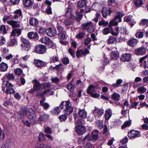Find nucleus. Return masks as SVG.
I'll return each mask as SVG.
<instances>
[{"instance_id":"obj_61","label":"nucleus","mask_w":148,"mask_h":148,"mask_svg":"<svg viewBox=\"0 0 148 148\" xmlns=\"http://www.w3.org/2000/svg\"><path fill=\"white\" fill-rule=\"evenodd\" d=\"M56 28L58 31V33H61L65 32L64 28L61 25L58 24Z\"/></svg>"},{"instance_id":"obj_19","label":"nucleus","mask_w":148,"mask_h":148,"mask_svg":"<svg viewBox=\"0 0 148 148\" xmlns=\"http://www.w3.org/2000/svg\"><path fill=\"white\" fill-rule=\"evenodd\" d=\"M98 88V86L91 85L88 87L87 89V92L90 95L91 93H93L94 91H96L97 88Z\"/></svg>"},{"instance_id":"obj_60","label":"nucleus","mask_w":148,"mask_h":148,"mask_svg":"<svg viewBox=\"0 0 148 148\" xmlns=\"http://www.w3.org/2000/svg\"><path fill=\"white\" fill-rule=\"evenodd\" d=\"M36 148H52L50 145L46 144L41 143Z\"/></svg>"},{"instance_id":"obj_8","label":"nucleus","mask_w":148,"mask_h":148,"mask_svg":"<svg viewBox=\"0 0 148 148\" xmlns=\"http://www.w3.org/2000/svg\"><path fill=\"white\" fill-rule=\"evenodd\" d=\"M27 115L28 118L30 119L31 122L32 124H34L36 116L34 110L31 108L29 109Z\"/></svg>"},{"instance_id":"obj_1","label":"nucleus","mask_w":148,"mask_h":148,"mask_svg":"<svg viewBox=\"0 0 148 148\" xmlns=\"http://www.w3.org/2000/svg\"><path fill=\"white\" fill-rule=\"evenodd\" d=\"M59 107L62 109H64V113L67 115L70 114L73 111L71 103L69 101H62Z\"/></svg>"},{"instance_id":"obj_15","label":"nucleus","mask_w":148,"mask_h":148,"mask_svg":"<svg viewBox=\"0 0 148 148\" xmlns=\"http://www.w3.org/2000/svg\"><path fill=\"white\" fill-rule=\"evenodd\" d=\"M146 59H148V55L141 58L139 60V62L140 63H142L143 61L144 62L143 64L142 63L141 64L140 66L145 68H148V59L147 61L145 60Z\"/></svg>"},{"instance_id":"obj_16","label":"nucleus","mask_w":148,"mask_h":148,"mask_svg":"<svg viewBox=\"0 0 148 148\" xmlns=\"http://www.w3.org/2000/svg\"><path fill=\"white\" fill-rule=\"evenodd\" d=\"M60 61L59 56L57 54L52 55L50 58L49 62L51 64H55Z\"/></svg>"},{"instance_id":"obj_14","label":"nucleus","mask_w":148,"mask_h":148,"mask_svg":"<svg viewBox=\"0 0 148 148\" xmlns=\"http://www.w3.org/2000/svg\"><path fill=\"white\" fill-rule=\"evenodd\" d=\"M7 23L10 25L12 28L19 27L21 26L20 22L19 21H15L11 20L7 21Z\"/></svg>"},{"instance_id":"obj_53","label":"nucleus","mask_w":148,"mask_h":148,"mask_svg":"<svg viewBox=\"0 0 148 148\" xmlns=\"http://www.w3.org/2000/svg\"><path fill=\"white\" fill-rule=\"evenodd\" d=\"M45 140V137L44 134L42 133H40L39 134L38 137V140L40 142H43Z\"/></svg>"},{"instance_id":"obj_12","label":"nucleus","mask_w":148,"mask_h":148,"mask_svg":"<svg viewBox=\"0 0 148 148\" xmlns=\"http://www.w3.org/2000/svg\"><path fill=\"white\" fill-rule=\"evenodd\" d=\"M46 33L48 36L53 37L57 34V31L55 28L49 27L46 29Z\"/></svg>"},{"instance_id":"obj_30","label":"nucleus","mask_w":148,"mask_h":148,"mask_svg":"<svg viewBox=\"0 0 148 148\" xmlns=\"http://www.w3.org/2000/svg\"><path fill=\"white\" fill-rule=\"evenodd\" d=\"M87 2V0H80L78 2L77 6L79 8L83 7L86 5Z\"/></svg>"},{"instance_id":"obj_20","label":"nucleus","mask_w":148,"mask_h":148,"mask_svg":"<svg viewBox=\"0 0 148 148\" xmlns=\"http://www.w3.org/2000/svg\"><path fill=\"white\" fill-rule=\"evenodd\" d=\"M42 85H41L38 82L36 81L35 83L33 86V88L36 91V92L38 93L40 92L42 88Z\"/></svg>"},{"instance_id":"obj_50","label":"nucleus","mask_w":148,"mask_h":148,"mask_svg":"<svg viewBox=\"0 0 148 148\" xmlns=\"http://www.w3.org/2000/svg\"><path fill=\"white\" fill-rule=\"evenodd\" d=\"M118 56V54L116 52H112L110 54V58L112 59L116 60Z\"/></svg>"},{"instance_id":"obj_43","label":"nucleus","mask_w":148,"mask_h":148,"mask_svg":"<svg viewBox=\"0 0 148 148\" xmlns=\"http://www.w3.org/2000/svg\"><path fill=\"white\" fill-rule=\"evenodd\" d=\"M74 19H75L68 18L64 22L65 26H70L72 25L73 23Z\"/></svg>"},{"instance_id":"obj_31","label":"nucleus","mask_w":148,"mask_h":148,"mask_svg":"<svg viewBox=\"0 0 148 148\" xmlns=\"http://www.w3.org/2000/svg\"><path fill=\"white\" fill-rule=\"evenodd\" d=\"M138 41L136 39H133L129 40L128 42V45L130 47H133L136 45Z\"/></svg>"},{"instance_id":"obj_52","label":"nucleus","mask_w":148,"mask_h":148,"mask_svg":"<svg viewBox=\"0 0 148 148\" xmlns=\"http://www.w3.org/2000/svg\"><path fill=\"white\" fill-rule=\"evenodd\" d=\"M6 28L4 25H2L0 26V33H2L3 34L7 33Z\"/></svg>"},{"instance_id":"obj_9","label":"nucleus","mask_w":148,"mask_h":148,"mask_svg":"<svg viewBox=\"0 0 148 148\" xmlns=\"http://www.w3.org/2000/svg\"><path fill=\"white\" fill-rule=\"evenodd\" d=\"M22 29L17 27L14 28L12 29L10 35V37H15L16 36H18L21 34L22 32Z\"/></svg>"},{"instance_id":"obj_55","label":"nucleus","mask_w":148,"mask_h":148,"mask_svg":"<svg viewBox=\"0 0 148 148\" xmlns=\"http://www.w3.org/2000/svg\"><path fill=\"white\" fill-rule=\"evenodd\" d=\"M103 121L101 120H98L96 123V125L98 127L101 129L103 127Z\"/></svg>"},{"instance_id":"obj_41","label":"nucleus","mask_w":148,"mask_h":148,"mask_svg":"<svg viewBox=\"0 0 148 148\" xmlns=\"http://www.w3.org/2000/svg\"><path fill=\"white\" fill-rule=\"evenodd\" d=\"M11 142L10 139L6 140L4 142V143L2 145L1 148H8L9 145Z\"/></svg>"},{"instance_id":"obj_40","label":"nucleus","mask_w":148,"mask_h":148,"mask_svg":"<svg viewBox=\"0 0 148 148\" xmlns=\"http://www.w3.org/2000/svg\"><path fill=\"white\" fill-rule=\"evenodd\" d=\"M8 66L6 63L2 62L0 64V70L2 71H5L6 70Z\"/></svg>"},{"instance_id":"obj_27","label":"nucleus","mask_w":148,"mask_h":148,"mask_svg":"<svg viewBox=\"0 0 148 148\" xmlns=\"http://www.w3.org/2000/svg\"><path fill=\"white\" fill-rule=\"evenodd\" d=\"M135 51L137 55H143L145 53L146 50L144 47H141L136 49Z\"/></svg>"},{"instance_id":"obj_17","label":"nucleus","mask_w":148,"mask_h":148,"mask_svg":"<svg viewBox=\"0 0 148 148\" xmlns=\"http://www.w3.org/2000/svg\"><path fill=\"white\" fill-rule=\"evenodd\" d=\"M49 117V114L45 113H40L38 119L40 121L46 122L48 119Z\"/></svg>"},{"instance_id":"obj_58","label":"nucleus","mask_w":148,"mask_h":148,"mask_svg":"<svg viewBox=\"0 0 148 148\" xmlns=\"http://www.w3.org/2000/svg\"><path fill=\"white\" fill-rule=\"evenodd\" d=\"M95 113L97 114L99 116L102 115L103 112V110L102 109L96 108L95 110Z\"/></svg>"},{"instance_id":"obj_51","label":"nucleus","mask_w":148,"mask_h":148,"mask_svg":"<svg viewBox=\"0 0 148 148\" xmlns=\"http://www.w3.org/2000/svg\"><path fill=\"white\" fill-rule=\"evenodd\" d=\"M40 105L42 107L44 110H45L48 109L50 107L49 104L46 102L42 103L41 102Z\"/></svg>"},{"instance_id":"obj_37","label":"nucleus","mask_w":148,"mask_h":148,"mask_svg":"<svg viewBox=\"0 0 148 148\" xmlns=\"http://www.w3.org/2000/svg\"><path fill=\"white\" fill-rule=\"evenodd\" d=\"M92 22L91 21H87L86 22L82 23L81 25L82 30H86L88 26L92 24Z\"/></svg>"},{"instance_id":"obj_44","label":"nucleus","mask_w":148,"mask_h":148,"mask_svg":"<svg viewBox=\"0 0 148 148\" xmlns=\"http://www.w3.org/2000/svg\"><path fill=\"white\" fill-rule=\"evenodd\" d=\"M108 25V22L105 21L103 19H102L101 21H99L98 23V25L99 26H103V27H106Z\"/></svg>"},{"instance_id":"obj_38","label":"nucleus","mask_w":148,"mask_h":148,"mask_svg":"<svg viewBox=\"0 0 148 148\" xmlns=\"http://www.w3.org/2000/svg\"><path fill=\"white\" fill-rule=\"evenodd\" d=\"M123 81L121 79H118L115 83L111 85L114 88H116L121 86V84L122 83Z\"/></svg>"},{"instance_id":"obj_21","label":"nucleus","mask_w":148,"mask_h":148,"mask_svg":"<svg viewBox=\"0 0 148 148\" xmlns=\"http://www.w3.org/2000/svg\"><path fill=\"white\" fill-rule=\"evenodd\" d=\"M28 37L30 39H34L37 40L38 38V33L36 32H30L28 34Z\"/></svg>"},{"instance_id":"obj_7","label":"nucleus","mask_w":148,"mask_h":148,"mask_svg":"<svg viewBox=\"0 0 148 148\" xmlns=\"http://www.w3.org/2000/svg\"><path fill=\"white\" fill-rule=\"evenodd\" d=\"M89 52L87 49L84 50L80 49L77 50L76 52V55L77 58L86 56L89 53Z\"/></svg>"},{"instance_id":"obj_18","label":"nucleus","mask_w":148,"mask_h":148,"mask_svg":"<svg viewBox=\"0 0 148 148\" xmlns=\"http://www.w3.org/2000/svg\"><path fill=\"white\" fill-rule=\"evenodd\" d=\"M86 129L84 126H80L76 127V131L79 135L83 134L86 132Z\"/></svg>"},{"instance_id":"obj_45","label":"nucleus","mask_w":148,"mask_h":148,"mask_svg":"<svg viewBox=\"0 0 148 148\" xmlns=\"http://www.w3.org/2000/svg\"><path fill=\"white\" fill-rule=\"evenodd\" d=\"M112 98L115 101H118L120 99V95L119 94L114 93L111 96Z\"/></svg>"},{"instance_id":"obj_57","label":"nucleus","mask_w":148,"mask_h":148,"mask_svg":"<svg viewBox=\"0 0 148 148\" xmlns=\"http://www.w3.org/2000/svg\"><path fill=\"white\" fill-rule=\"evenodd\" d=\"M5 75L7 79L9 80H13L15 78L14 75L12 73L6 74Z\"/></svg>"},{"instance_id":"obj_47","label":"nucleus","mask_w":148,"mask_h":148,"mask_svg":"<svg viewBox=\"0 0 148 148\" xmlns=\"http://www.w3.org/2000/svg\"><path fill=\"white\" fill-rule=\"evenodd\" d=\"M147 90V88L144 87V85L143 86L139 87L137 89V92L139 93H143Z\"/></svg>"},{"instance_id":"obj_6","label":"nucleus","mask_w":148,"mask_h":148,"mask_svg":"<svg viewBox=\"0 0 148 148\" xmlns=\"http://www.w3.org/2000/svg\"><path fill=\"white\" fill-rule=\"evenodd\" d=\"M14 15L12 16V18L17 20H20L22 18V11L21 10L18 9L14 12Z\"/></svg>"},{"instance_id":"obj_28","label":"nucleus","mask_w":148,"mask_h":148,"mask_svg":"<svg viewBox=\"0 0 148 148\" xmlns=\"http://www.w3.org/2000/svg\"><path fill=\"white\" fill-rule=\"evenodd\" d=\"M113 10L114 11V12H115L116 13L115 14H116L115 16V19L118 18L119 19V21L121 22V18L124 15L123 13L121 12H116V10Z\"/></svg>"},{"instance_id":"obj_4","label":"nucleus","mask_w":148,"mask_h":148,"mask_svg":"<svg viewBox=\"0 0 148 148\" xmlns=\"http://www.w3.org/2000/svg\"><path fill=\"white\" fill-rule=\"evenodd\" d=\"M102 33L104 35H107L110 33L115 36H117L118 34V33H115L113 31L112 27L110 26L104 28L102 31Z\"/></svg>"},{"instance_id":"obj_26","label":"nucleus","mask_w":148,"mask_h":148,"mask_svg":"<svg viewBox=\"0 0 148 148\" xmlns=\"http://www.w3.org/2000/svg\"><path fill=\"white\" fill-rule=\"evenodd\" d=\"M112 114V111L110 109L106 110L104 115L105 119L106 120H108L111 116Z\"/></svg>"},{"instance_id":"obj_25","label":"nucleus","mask_w":148,"mask_h":148,"mask_svg":"<svg viewBox=\"0 0 148 148\" xmlns=\"http://www.w3.org/2000/svg\"><path fill=\"white\" fill-rule=\"evenodd\" d=\"M117 41V40L116 38L113 36H110L107 40V43L108 44H114L116 43Z\"/></svg>"},{"instance_id":"obj_10","label":"nucleus","mask_w":148,"mask_h":148,"mask_svg":"<svg viewBox=\"0 0 148 148\" xmlns=\"http://www.w3.org/2000/svg\"><path fill=\"white\" fill-rule=\"evenodd\" d=\"M113 12H114V11L108 8H103L101 11L102 15L104 18H106L108 15H110Z\"/></svg>"},{"instance_id":"obj_49","label":"nucleus","mask_w":148,"mask_h":148,"mask_svg":"<svg viewBox=\"0 0 148 148\" xmlns=\"http://www.w3.org/2000/svg\"><path fill=\"white\" fill-rule=\"evenodd\" d=\"M131 124V121L130 120L127 121L125 122L123 125L121 126V128L124 129L126 127H129Z\"/></svg>"},{"instance_id":"obj_13","label":"nucleus","mask_w":148,"mask_h":148,"mask_svg":"<svg viewBox=\"0 0 148 148\" xmlns=\"http://www.w3.org/2000/svg\"><path fill=\"white\" fill-rule=\"evenodd\" d=\"M129 137L130 138H135L140 137L141 135L140 132L135 130H131L128 134Z\"/></svg>"},{"instance_id":"obj_42","label":"nucleus","mask_w":148,"mask_h":148,"mask_svg":"<svg viewBox=\"0 0 148 148\" xmlns=\"http://www.w3.org/2000/svg\"><path fill=\"white\" fill-rule=\"evenodd\" d=\"M86 34L85 33L84 31L80 32L77 34L75 36V37L79 39L83 38Z\"/></svg>"},{"instance_id":"obj_33","label":"nucleus","mask_w":148,"mask_h":148,"mask_svg":"<svg viewBox=\"0 0 148 148\" xmlns=\"http://www.w3.org/2000/svg\"><path fill=\"white\" fill-rule=\"evenodd\" d=\"M78 114L79 117L83 118H85L87 116V112L84 109L79 110Z\"/></svg>"},{"instance_id":"obj_29","label":"nucleus","mask_w":148,"mask_h":148,"mask_svg":"<svg viewBox=\"0 0 148 148\" xmlns=\"http://www.w3.org/2000/svg\"><path fill=\"white\" fill-rule=\"evenodd\" d=\"M34 63L35 66L38 67H43L45 64L43 62L39 60H35Z\"/></svg>"},{"instance_id":"obj_36","label":"nucleus","mask_w":148,"mask_h":148,"mask_svg":"<svg viewBox=\"0 0 148 148\" xmlns=\"http://www.w3.org/2000/svg\"><path fill=\"white\" fill-rule=\"evenodd\" d=\"M40 41L42 43L46 44H48L51 41V40L48 37L44 36L41 38L40 40Z\"/></svg>"},{"instance_id":"obj_39","label":"nucleus","mask_w":148,"mask_h":148,"mask_svg":"<svg viewBox=\"0 0 148 148\" xmlns=\"http://www.w3.org/2000/svg\"><path fill=\"white\" fill-rule=\"evenodd\" d=\"M53 69L57 71H60V70H63L64 68L63 64L62 63H60L59 64L56 65L55 66L53 67Z\"/></svg>"},{"instance_id":"obj_56","label":"nucleus","mask_w":148,"mask_h":148,"mask_svg":"<svg viewBox=\"0 0 148 148\" xmlns=\"http://www.w3.org/2000/svg\"><path fill=\"white\" fill-rule=\"evenodd\" d=\"M87 28V31L90 33H92L94 32L95 30V28L93 25H92V24L90 26Z\"/></svg>"},{"instance_id":"obj_22","label":"nucleus","mask_w":148,"mask_h":148,"mask_svg":"<svg viewBox=\"0 0 148 148\" xmlns=\"http://www.w3.org/2000/svg\"><path fill=\"white\" fill-rule=\"evenodd\" d=\"M72 82L71 81V82L69 84L66 86L69 92L70 93V96L73 95L74 92V87H75V85L71 83Z\"/></svg>"},{"instance_id":"obj_64","label":"nucleus","mask_w":148,"mask_h":148,"mask_svg":"<svg viewBox=\"0 0 148 148\" xmlns=\"http://www.w3.org/2000/svg\"><path fill=\"white\" fill-rule=\"evenodd\" d=\"M22 70L19 68L16 69L14 70V73L17 75H20L22 73Z\"/></svg>"},{"instance_id":"obj_59","label":"nucleus","mask_w":148,"mask_h":148,"mask_svg":"<svg viewBox=\"0 0 148 148\" xmlns=\"http://www.w3.org/2000/svg\"><path fill=\"white\" fill-rule=\"evenodd\" d=\"M14 92V89L12 88L7 87L6 88L5 92L7 94H12Z\"/></svg>"},{"instance_id":"obj_62","label":"nucleus","mask_w":148,"mask_h":148,"mask_svg":"<svg viewBox=\"0 0 148 148\" xmlns=\"http://www.w3.org/2000/svg\"><path fill=\"white\" fill-rule=\"evenodd\" d=\"M130 106V104L127 101L125 100L123 103V108L125 110H127V109Z\"/></svg>"},{"instance_id":"obj_5","label":"nucleus","mask_w":148,"mask_h":148,"mask_svg":"<svg viewBox=\"0 0 148 148\" xmlns=\"http://www.w3.org/2000/svg\"><path fill=\"white\" fill-rule=\"evenodd\" d=\"M34 51L37 53L43 54L46 52V48L44 45L39 44L35 47Z\"/></svg>"},{"instance_id":"obj_35","label":"nucleus","mask_w":148,"mask_h":148,"mask_svg":"<svg viewBox=\"0 0 148 148\" xmlns=\"http://www.w3.org/2000/svg\"><path fill=\"white\" fill-rule=\"evenodd\" d=\"M29 23L30 25L35 26L38 24V21L37 19L32 18L30 19Z\"/></svg>"},{"instance_id":"obj_63","label":"nucleus","mask_w":148,"mask_h":148,"mask_svg":"<svg viewBox=\"0 0 148 148\" xmlns=\"http://www.w3.org/2000/svg\"><path fill=\"white\" fill-rule=\"evenodd\" d=\"M108 4L110 6H115L116 5L115 0H108Z\"/></svg>"},{"instance_id":"obj_11","label":"nucleus","mask_w":148,"mask_h":148,"mask_svg":"<svg viewBox=\"0 0 148 148\" xmlns=\"http://www.w3.org/2000/svg\"><path fill=\"white\" fill-rule=\"evenodd\" d=\"M65 16L68 18L75 19V17L73 15L72 9L68 8L65 10Z\"/></svg>"},{"instance_id":"obj_3","label":"nucleus","mask_w":148,"mask_h":148,"mask_svg":"<svg viewBox=\"0 0 148 148\" xmlns=\"http://www.w3.org/2000/svg\"><path fill=\"white\" fill-rule=\"evenodd\" d=\"M22 43L21 46L22 49L25 51H28L31 49L30 42L28 39L22 38L21 40Z\"/></svg>"},{"instance_id":"obj_54","label":"nucleus","mask_w":148,"mask_h":148,"mask_svg":"<svg viewBox=\"0 0 148 148\" xmlns=\"http://www.w3.org/2000/svg\"><path fill=\"white\" fill-rule=\"evenodd\" d=\"M58 35L59 38L61 40H63L66 38V36L65 35V32H63L58 33Z\"/></svg>"},{"instance_id":"obj_46","label":"nucleus","mask_w":148,"mask_h":148,"mask_svg":"<svg viewBox=\"0 0 148 148\" xmlns=\"http://www.w3.org/2000/svg\"><path fill=\"white\" fill-rule=\"evenodd\" d=\"M61 111L60 109L58 107H55L51 111V114L53 115H56L58 114Z\"/></svg>"},{"instance_id":"obj_23","label":"nucleus","mask_w":148,"mask_h":148,"mask_svg":"<svg viewBox=\"0 0 148 148\" xmlns=\"http://www.w3.org/2000/svg\"><path fill=\"white\" fill-rule=\"evenodd\" d=\"M116 30L117 32L116 33H118L119 32L121 33L126 34H128L129 33L126 27H117L116 29Z\"/></svg>"},{"instance_id":"obj_34","label":"nucleus","mask_w":148,"mask_h":148,"mask_svg":"<svg viewBox=\"0 0 148 148\" xmlns=\"http://www.w3.org/2000/svg\"><path fill=\"white\" fill-rule=\"evenodd\" d=\"M23 3L24 5L27 7H30L33 3L32 0H23Z\"/></svg>"},{"instance_id":"obj_32","label":"nucleus","mask_w":148,"mask_h":148,"mask_svg":"<svg viewBox=\"0 0 148 148\" xmlns=\"http://www.w3.org/2000/svg\"><path fill=\"white\" fill-rule=\"evenodd\" d=\"M10 38V40L8 43V46H13L16 45L17 44V42L16 40L14 38V37Z\"/></svg>"},{"instance_id":"obj_24","label":"nucleus","mask_w":148,"mask_h":148,"mask_svg":"<svg viewBox=\"0 0 148 148\" xmlns=\"http://www.w3.org/2000/svg\"><path fill=\"white\" fill-rule=\"evenodd\" d=\"M131 58V56L130 54L125 53L121 56V61L123 62L128 61Z\"/></svg>"},{"instance_id":"obj_2","label":"nucleus","mask_w":148,"mask_h":148,"mask_svg":"<svg viewBox=\"0 0 148 148\" xmlns=\"http://www.w3.org/2000/svg\"><path fill=\"white\" fill-rule=\"evenodd\" d=\"M98 131L97 130H95L93 131L91 133V135L89 134H87L83 138V140H85L86 139L88 141H90L92 140L95 141L98 138L99 133Z\"/></svg>"},{"instance_id":"obj_48","label":"nucleus","mask_w":148,"mask_h":148,"mask_svg":"<svg viewBox=\"0 0 148 148\" xmlns=\"http://www.w3.org/2000/svg\"><path fill=\"white\" fill-rule=\"evenodd\" d=\"M85 123V121L83 119H80L78 120L75 123V125L76 127L78 126H83L82 125L84 124Z\"/></svg>"}]
</instances>
